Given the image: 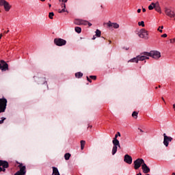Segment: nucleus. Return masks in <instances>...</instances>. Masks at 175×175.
<instances>
[{
	"label": "nucleus",
	"mask_w": 175,
	"mask_h": 175,
	"mask_svg": "<svg viewBox=\"0 0 175 175\" xmlns=\"http://www.w3.org/2000/svg\"><path fill=\"white\" fill-rule=\"evenodd\" d=\"M163 26H160L159 27V28L157 29V31H159V32H161V33H162L163 32Z\"/></svg>",
	"instance_id": "bb28decb"
},
{
	"label": "nucleus",
	"mask_w": 175,
	"mask_h": 175,
	"mask_svg": "<svg viewBox=\"0 0 175 175\" xmlns=\"http://www.w3.org/2000/svg\"><path fill=\"white\" fill-rule=\"evenodd\" d=\"M152 5H154V9L156 12L158 13H162V11L161 10V7L159 6V2H156V3H152Z\"/></svg>",
	"instance_id": "2eb2a0df"
},
{
	"label": "nucleus",
	"mask_w": 175,
	"mask_h": 175,
	"mask_svg": "<svg viewBox=\"0 0 175 175\" xmlns=\"http://www.w3.org/2000/svg\"><path fill=\"white\" fill-rule=\"evenodd\" d=\"M142 12L144 13L146 12V8H142Z\"/></svg>",
	"instance_id": "58836bf2"
},
{
	"label": "nucleus",
	"mask_w": 175,
	"mask_h": 175,
	"mask_svg": "<svg viewBox=\"0 0 175 175\" xmlns=\"http://www.w3.org/2000/svg\"><path fill=\"white\" fill-rule=\"evenodd\" d=\"M90 79H92V80H96V76L91 75L90 76Z\"/></svg>",
	"instance_id": "7c9ffc66"
},
{
	"label": "nucleus",
	"mask_w": 175,
	"mask_h": 175,
	"mask_svg": "<svg viewBox=\"0 0 175 175\" xmlns=\"http://www.w3.org/2000/svg\"><path fill=\"white\" fill-rule=\"evenodd\" d=\"M175 17V12H174V14L172 15V18Z\"/></svg>",
	"instance_id": "ea45409f"
},
{
	"label": "nucleus",
	"mask_w": 175,
	"mask_h": 175,
	"mask_svg": "<svg viewBox=\"0 0 175 175\" xmlns=\"http://www.w3.org/2000/svg\"><path fill=\"white\" fill-rule=\"evenodd\" d=\"M75 32H77V33H81V27H75Z\"/></svg>",
	"instance_id": "5701e85b"
},
{
	"label": "nucleus",
	"mask_w": 175,
	"mask_h": 175,
	"mask_svg": "<svg viewBox=\"0 0 175 175\" xmlns=\"http://www.w3.org/2000/svg\"><path fill=\"white\" fill-rule=\"evenodd\" d=\"M0 39H2V34H0Z\"/></svg>",
	"instance_id": "c03bdc74"
},
{
	"label": "nucleus",
	"mask_w": 175,
	"mask_h": 175,
	"mask_svg": "<svg viewBox=\"0 0 175 175\" xmlns=\"http://www.w3.org/2000/svg\"><path fill=\"white\" fill-rule=\"evenodd\" d=\"M159 88H161V85H159Z\"/></svg>",
	"instance_id": "4d7b16f0"
},
{
	"label": "nucleus",
	"mask_w": 175,
	"mask_h": 175,
	"mask_svg": "<svg viewBox=\"0 0 175 175\" xmlns=\"http://www.w3.org/2000/svg\"><path fill=\"white\" fill-rule=\"evenodd\" d=\"M100 35H101L100 30L96 29V36H97V38H100Z\"/></svg>",
	"instance_id": "393cba45"
},
{
	"label": "nucleus",
	"mask_w": 175,
	"mask_h": 175,
	"mask_svg": "<svg viewBox=\"0 0 175 175\" xmlns=\"http://www.w3.org/2000/svg\"><path fill=\"white\" fill-rule=\"evenodd\" d=\"M138 25L139 26V27H145L146 26V25L144 24V21H141V22H138Z\"/></svg>",
	"instance_id": "a878e982"
},
{
	"label": "nucleus",
	"mask_w": 175,
	"mask_h": 175,
	"mask_svg": "<svg viewBox=\"0 0 175 175\" xmlns=\"http://www.w3.org/2000/svg\"><path fill=\"white\" fill-rule=\"evenodd\" d=\"M123 49L126 50V51H128V50H129V47H123Z\"/></svg>",
	"instance_id": "e433bc0d"
},
{
	"label": "nucleus",
	"mask_w": 175,
	"mask_h": 175,
	"mask_svg": "<svg viewBox=\"0 0 175 175\" xmlns=\"http://www.w3.org/2000/svg\"><path fill=\"white\" fill-rule=\"evenodd\" d=\"M161 99L163 100V102H165V98H163V97H162Z\"/></svg>",
	"instance_id": "37998d69"
},
{
	"label": "nucleus",
	"mask_w": 175,
	"mask_h": 175,
	"mask_svg": "<svg viewBox=\"0 0 175 175\" xmlns=\"http://www.w3.org/2000/svg\"><path fill=\"white\" fill-rule=\"evenodd\" d=\"M174 12L172 11V10H170V9L165 10V14H167V16H168V17H171V18H173Z\"/></svg>",
	"instance_id": "6ab92c4d"
},
{
	"label": "nucleus",
	"mask_w": 175,
	"mask_h": 175,
	"mask_svg": "<svg viewBox=\"0 0 175 175\" xmlns=\"http://www.w3.org/2000/svg\"><path fill=\"white\" fill-rule=\"evenodd\" d=\"M144 163V160L143 159H137L134 161V169L137 170Z\"/></svg>",
	"instance_id": "0eeeda50"
},
{
	"label": "nucleus",
	"mask_w": 175,
	"mask_h": 175,
	"mask_svg": "<svg viewBox=\"0 0 175 175\" xmlns=\"http://www.w3.org/2000/svg\"><path fill=\"white\" fill-rule=\"evenodd\" d=\"M132 117H133L134 118H137V112L133 111L132 113Z\"/></svg>",
	"instance_id": "cd10ccee"
},
{
	"label": "nucleus",
	"mask_w": 175,
	"mask_h": 175,
	"mask_svg": "<svg viewBox=\"0 0 175 175\" xmlns=\"http://www.w3.org/2000/svg\"><path fill=\"white\" fill-rule=\"evenodd\" d=\"M87 80H88V81H89V83H92V80H91V79H90V77H87Z\"/></svg>",
	"instance_id": "f704fd0d"
},
{
	"label": "nucleus",
	"mask_w": 175,
	"mask_h": 175,
	"mask_svg": "<svg viewBox=\"0 0 175 175\" xmlns=\"http://www.w3.org/2000/svg\"><path fill=\"white\" fill-rule=\"evenodd\" d=\"M109 44H111V40H109Z\"/></svg>",
	"instance_id": "49530a36"
},
{
	"label": "nucleus",
	"mask_w": 175,
	"mask_h": 175,
	"mask_svg": "<svg viewBox=\"0 0 175 175\" xmlns=\"http://www.w3.org/2000/svg\"><path fill=\"white\" fill-rule=\"evenodd\" d=\"M75 77H77V79H81V77H83V73L80 72H76Z\"/></svg>",
	"instance_id": "412c9836"
},
{
	"label": "nucleus",
	"mask_w": 175,
	"mask_h": 175,
	"mask_svg": "<svg viewBox=\"0 0 175 175\" xmlns=\"http://www.w3.org/2000/svg\"><path fill=\"white\" fill-rule=\"evenodd\" d=\"M9 30H8L7 31H4V33H8Z\"/></svg>",
	"instance_id": "a19ab883"
},
{
	"label": "nucleus",
	"mask_w": 175,
	"mask_h": 175,
	"mask_svg": "<svg viewBox=\"0 0 175 175\" xmlns=\"http://www.w3.org/2000/svg\"><path fill=\"white\" fill-rule=\"evenodd\" d=\"M139 131H140V132H143V130H142V129H139Z\"/></svg>",
	"instance_id": "3c124183"
},
{
	"label": "nucleus",
	"mask_w": 175,
	"mask_h": 175,
	"mask_svg": "<svg viewBox=\"0 0 175 175\" xmlns=\"http://www.w3.org/2000/svg\"><path fill=\"white\" fill-rule=\"evenodd\" d=\"M3 6L5 12H9V10H10V9L12 8V5H10V4H9V3H8V1H6Z\"/></svg>",
	"instance_id": "a211bd4d"
},
{
	"label": "nucleus",
	"mask_w": 175,
	"mask_h": 175,
	"mask_svg": "<svg viewBox=\"0 0 175 175\" xmlns=\"http://www.w3.org/2000/svg\"><path fill=\"white\" fill-rule=\"evenodd\" d=\"M121 136V133L120 132H118L117 134H116L115 137L113 138L112 143L113 144V148H112V155H116V153L117 152V150L119 147V148H121V146L120 145V141L117 139V137Z\"/></svg>",
	"instance_id": "f03ea898"
},
{
	"label": "nucleus",
	"mask_w": 175,
	"mask_h": 175,
	"mask_svg": "<svg viewBox=\"0 0 175 175\" xmlns=\"http://www.w3.org/2000/svg\"><path fill=\"white\" fill-rule=\"evenodd\" d=\"M155 90H158V87H156V88H155Z\"/></svg>",
	"instance_id": "864d4df0"
},
{
	"label": "nucleus",
	"mask_w": 175,
	"mask_h": 175,
	"mask_svg": "<svg viewBox=\"0 0 175 175\" xmlns=\"http://www.w3.org/2000/svg\"><path fill=\"white\" fill-rule=\"evenodd\" d=\"M145 59H150V57L154 59H159L161 58V52L158 51H151L150 52H144Z\"/></svg>",
	"instance_id": "f257e3e1"
},
{
	"label": "nucleus",
	"mask_w": 175,
	"mask_h": 175,
	"mask_svg": "<svg viewBox=\"0 0 175 175\" xmlns=\"http://www.w3.org/2000/svg\"><path fill=\"white\" fill-rule=\"evenodd\" d=\"M139 61H146V57L144 56V52L142 53L140 55H137V57L131 59L129 60V62H135L137 64Z\"/></svg>",
	"instance_id": "7ed1b4c3"
},
{
	"label": "nucleus",
	"mask_w": 175,
	"mask_h": 175,
	"mask_svg": "<svg viewBox=\"0 0 175 175\" xmlns=\"http://www.w3.org/2000/svg\"><path fill=\"white\" fill-rule=\"evenodd\" d=\"M107 25L109 27H112L113 28H115V29L120 28V25H118V23H111L110 21L107 23Z\"/></svg>",
	"instance_id": "f3484780"
},
{
	"label": "nucleus",
	"mask_w": 175,
	"mask_h": 175,
	"mask_svg": "<svg viewBox=\"0 0 175 175\" xmlns=\"http://www.w3.org/2000/svg\"><path fill=\"white\" fill-rule=\"evenodd\" d=\"M149 1H151V0H149Z\"/></svg>",
	"instance_id": "13d9d810"
},
{
	"label": "nucleus",
	"mask_w": 175,
	"mask_h": 175,
	"mask_svg": "<svg viewBox=\"0 0 175 175\" xmlns=\"http://www.w3.org/2000/svg\"><path fill=\"white\" fill-rule=\"evenodd\" d=\"M9 167V163L6 161L0 160V172H5Z\"/></svg>",
	"instance_id": "423d86ee"
},
{
	"label": "nucleus",
	"mask_w": 175,
	"mask_h": 175,
	"mask_svg": "<svg viewBox=\"0 0 175 175\" xmlns=\"http://www.w3.org/2000/svg\"><path fill=\"white\" fill-rule=\"evenodd\" d=\"M124 161L126 162V163L132 165V157H131L129 154L124 155Z\"/></svg>",
	"instance_id": "4468645a"
},
{
	"label": "nucleus",
	"mask_w": 175,
	"mask_h": 175,
	"mask_svg": "<svg viewBox=\"0 0 175 175\" xmlns=\"http://www.w3.org/2000/svg\"><path fill=\"white\" fill-rule=\"evenodd\" d=\"M74 23L75 24H76V25H87V24L88 23V21L77 19L75 21Z\"/></svg>",
	"instance_id": "ddd939ff"
},
{
	"label": "nucleus",
	"mask_w": 175,
	"mask_h": 175,
	"mask_svg": "<svg viewBox=\"0 0 175 175\" xmlns=\"http://www.w3.org/2000/svg\"><path fill=\"white\" fill-rule=\"evenodd\" d=\"M87 25H89V27H91L92 25V24L88 21Z\"/></svg>",
	"instance_id": "c9c22d12"
},
{
	"label": "nucleus",
	"mask_w": 175,
	"mask_h": 175,
	"mask_svg": "<svg viewBox=\"0 0 175 175\" xmlns=\"http://www.w3.org/2000/svg\"><path fill=\"white\" fill-rule=\"evenodd\" d=\"M54 43L56 46H65V44H66V40L62 38H55L54 40Z\"/></svg>",
	"instance_id": "1a4fd4ad"
},
{
	"label": "nucleus",
	"mask_w": 175,
	"mask_h": 175,
	"mask_svg": "<svg viewBox=\"0 0 175 175\" xmlns=\"http://www.w3.org/2000/svg\"><path fill=\"white\" fill-rule=\"evenodd\" d=\"M1 63L3 64V65L1 64H0V69L4 72L5 70H8V68H9V65H8V63H5V61L3 60H1Z\"/></svg>",
	"instance_id": "f8f14e48"
},
{
	"label": "nucleus",
	"mask_w": 175,
	"mask_h": 175,
	"mask_svg": "<svg viewBox=\"0 0 175 175\" xmlns=\"http://www.w3.org/2000/svg\"><path fill=\"white\" fill-rule=\"evenodd\" d=\"M92 39H93V40H94V39H95V36H94Z\"/></svg>",
	"instance_id": "8fccbe9b"
},
{
	"label": "nucleus",
	"mask_w": 175,
	"mask_h": 175,
	"mask_svg": "<svg viewBox=\"0 0 175 175\" xmlns=\"http://www.w3.org/2000/svg\"><path fill=\"white\" fill-rule=\"evenodd\" d=\"M163 144L166 147H169V143L173 140V137L166 135V133L163 134Z\"/></svg>",
	"instance_id": "6e6552de"
},
{
	"label": "nucleus",
	"mask_w": 175,
	"mask_h": 175,
	"mask_svg": "<svg viewBox=\"0 0 175 175\" xmlns=\"http://www.w3.org/2000/svg\"><path fill=\"white\" fill-rule=\"evenodd\" d=\"M64 158L66 159V161H69L70 158V153H66L64 155Z\"/></svg>",
	"instance_id": "b1692460"
},
{
	"label": "nucleus",
	"mask_w": 175,
	"mask_h": 175,
	"mask_svg": "<svg viewBox=\"0 0 175 175\" xmlns=\"http://www.w3.org/2000/svg\"><path fill=\"white\" fill-rule=\"evenodd\" d=\"M49 17L51 18V20H53V17H54V12H50Z\"/></svg>",
	"instance_id": "c756f323"
},
{
	"label": "nucleus",
	"mask_w": 175,
	"mask_h": 175,
	"mask_svg": "<svg viewBox=\"0 0 175 175\" xmlns=\"http://www.w3.org/2000/svg\"><path fill=\"white\" fill-rule=\"evenodd\" d=\"M138 36L142 39L147 40L148 39V31L146 30V29H142L139 30Z\"/></svg>",
	"instance_id": "39448f33"
},
{
	"label": "nucleus",
	"mask_w": 175,
	"mask_h": 175,
	"mask_svg": "<svg viewBox=\"0 0 175 175\" xmlns=\"http://www.w3.org/2000/svg\"><path fill=\"white\" fill-rule=\"evenodd\" d=\"M173 109L175 110V103L173 105Z\"/></svg>",
	"instance_id": "79ce46f5"
},
{
	"label": "nucleus",
	"mask_w": 175,
	"mask_h": 175,
	"mask_svg": "<svg viewBox=\"0 0 175 175\" xmlns=\"http://www.w3.org/2000/svg\"><path fill=\"white\" fill-rule=\"evenodd\" d=\"M61 1V0H59ZM62 8H63L62 10H58V12L59 13H64V12H68V10H66V2H68V0H62Z\"/></svg>",
	"instance_id": "9b49d317"
},
{
	"label": "nucleus",
	"mask_w": 175,
	"mask_h": 175,
	"mask_svg": "<svg viewBox=\"0 0 175 175\" xmlns=\"http://www.w3.org/2000/svg\"><path fill=\"white\" fill-rule=\"evenodd\" d=\"M170 43H175V38L173 39H170Z\"/></svg>",
	"instance_id": "473e14b6"
},
{
	"label": "nucleus",
	"mask_w": 175,
	"mask_h": 175,
	"mask_svg": "<svg viewBox=\"0 0 175 175\" xmlns=\"http://www.w3.org/2000/svg\"><path fill=\"white\" fill-rule=\"evenodd\" d=\"M142 167L143 172L145 173V174H147V173H150V167L147 166V164L146 163H144L142 165Z\"/></svg>",
	"instance_id": "dca6fc26"
},
{
	"label": "nucleus",
	"mask_w": 175,
	"mask_h": 175,
	"mask_svg": "<svg viewBox=\"0 0 175 175\" xmlns=\"http://www.w3.org/2000/svg\"><path fill=\"white\" fill-rule=\"evenodd\" d=\"M19 167L20 170L18 171L14 175H25V173H27V171L25 170V166L23 165V164H20Z\"/></svg>",
	"instance_id": "9d476101"
},
{
	"label": "nucleus",
	"mask_w": 175,
	"mask_h": 175,
	"mask_svg": "<svg viewBox=\"0 0 175 175\" xmlns=\"http://www.w3.org/2000/svg\"><path fill=\"white\" fill-rule=\"evenodd\" d=\"M161 38H167V34L164 33V34L161 35Z\"/></svg>",
	"instance_id": "72a5a7b5"
},
{
	"label": "nucleus",
	"mask_w": 175,
	"mask_h": 175,
	"mask_svg": "<svg viewBox=\"0 0 175 175\" xmlns=\"http://www.w3.org/2000/svg\"><path fill=\"white\" fill-rule=\"evenodd\" d=\"M5 120H6V118H2V120H0V124H3V121H5Z\"/></svg>",
	"instance_id": "2f4dec72"
},
{
	"label": "nucleus",
	"mask_w": 175,
	"mask_h": 175,
	"mask_svg": "<svg viewBox=\"0 0 175 175\" xmlns=\"http://www.w3.org/2000/svg\"><path fill=\"white\" fill-rule=\"evenodd\" d=\"M154 5H152V3L148 6L149 10H152V9H154Z\"/></svg>",
	"instance_id": "c85d7f7f"
},
{
	"label": "nucleus",
	"mask_w": 175,
	"mask_h": 175,
	"mask_svg": "<svg viewBox=\"0 0 175 175\" xmlns=\"http://www.w3.org/2000/svg\"><path fill=\"white\" fill-rule=\"evenodd\" d=\"M137 12V13H140L142 12V9H138Z\"/></svg>",
	"instance_id": "4c0bfd02"
},
{
	"label": "nucleus",
	"mask_w": 175,
	"mask_h": 175,
	"mask_svg": "<svg viewBox=\"0 0 175 175\" xmlns=\"http://www.w3.org/2000/svg\"><path fill=\"white\" fill-rule=\"evenodd\" d=\"M8 100L6 98H0V113H4L6 110Z\"/></svg>",
	"instance_id": "20e7f679"
},
{
	"label": "nucleus",
	"mask_w": 175,
	"mask_h": 175,
	"mask_svg": "<svg viewBox=\"0 0 175 175\" xmlns=\"http://www.w3.org/2000/svg\"><path fill=\"white\" fill-rule=\"evenodd\" d=\"M172 175H175V173H172Z\"/></svg>",
	"instance_id": "6e6d98bb"
},
{
	"label": "nucleus",
	"mask_w": 175,
	"mask_h": 175,
	"mask_svg": "<svg viewBox=\"0 0 175 175\" xmlns=\"http://www.w3.org/2000/svg\"><path fill=\"white\" fill-rule=\"evenodd\" d=\"M42 2H44V1H46V0H40Z\"/></svg>",
	"instance_id": "09e8293b"
},
{
	"label": "nucleus",
	"mask_w": 175,
	"mask_h": 175,
	"mask_svg": "<svg viewBox=\"0 0 175 175\" xmlns=\"http://www.w3.org/2000/svg\"><path fill=\"white\" fill-rule=\"evenodd\" d=\"M85 146V141L81 140V150H84Z\"/></svg>",
	"instance_id": "4be33fe9"
},
{
	"label": "nucleus",
	"mask_w": 175,
	"mask_h": 175,
	"mask_svg": "<svg viewBox=\"0 0 175 175\" xmlns=\"http://www.w3.org/2000/svg\"><path fill=\"white\" fill-rule=\"evenodd\" d=\"M89 128H92V126H89Z\"/></svg>",
	"instance_id": "5fc2aeb1"
},
{
	"label": "nucleus",
	"mask_w": 175,
	"mask_h": 175,
	"mask_svg": "<svg viewBox=\"0 0 175 175\" xmlns=\"http://www.w3.org/2000/svg\"><path fill=\"white\" fill-rule=\"evenodd\" d=\"M49 8H51V4H49Z\"/></svg>",
	"instance_id": "603ef678"
},
{
	"label": "nucleus",
	"mask_w": 175,
	"mask_h": 175,
	"mask_svg": "<svg viewBox=\"0 0 175 175\" xmlns=\"http://www.w3.org/2000/svg\"><path fill=\"white\" fill-rule=\"evenodd\" d=\"M41 80H43V81H46L45 79H41Z\"/></svg>",
	"instance_id": "a18cd8bd"
},
{
	"label": "nucleus",
	"mask_w": 175,
	"mask_h": 175,
	"mask_svg": "<svg viewBox=\"0 0 175 175\" xmlns=\"http://www.w3.org/2000/svg\"><path fill=\"white\" fill-rule=\"evenodd\" d=\"M137 175H142V173L139 172Z\"/></svg>",
	"instance_id": "de8ad7c7"
},
{
	"label": "nucleus",
	"mask_w": 175,
	"mask_h": 175,
	"mask_svg": "<svg viewBox=\"0 0 175 175\" xmlns=\"http://www.w3.org/2000/svg\"><path fill=\"white\" fill-rule=\"evenodd\" d=\"M52 175H59V172L58 171V168H57L55 167H53Z\"/></svg>",
	"instance_id": "aec40b11"
}]
</instances>
